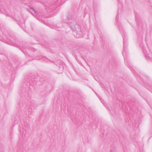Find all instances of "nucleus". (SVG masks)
Returning a JSON list of instances; mask_svg holds the SVG:
<instances>
[{"label":"nucleus","mask_w":152,"mask_h":152,"mask_svg":"<svg viewBox=\"0 0 152 152\" xmlns=\"http://www.w3.org/2000/svg\"><path fill=\"white\" fill-rule=\"evenodd\" d=\"M3 40L2 41L3 42L5 43H6L9 44L11 45L15 46L16 47H18V45H17L13 42H12L11 40H5L4 39H3Z\"/></svg>","instance_id":"nucleus-6"},{"label":"nucleus","mask_w":152,"mask_h":152,"mask_svg":"<svg viewBox=\"0 0 152 152\" xmlns=\"http://www.w3.org/2000/svg\"><path fill=\"white\" fill-rule=\"evenodd\" d=\"M18 48H19L20 50H21V49H20V47H18Z\"/></svg>","instance_id":"nucleus-12"},{"label":"nucleus","mask_w":152,"mask_h":152,"mask_svg":"<svg viewBox=\"0 0 152 152\" xmlns=\"http://www.w3.org/2000/svg\"><path fill=\"white\" fill-rule=\"evenodd\" d=\"M73 19L72 16L69 15L67 16V18L65 20L64 22L69 26L71 29L74 32L75 31L76 33L77 34L76 37L79 38L82 33L81 27L80 26L77 24L76 22L74 23Z\"/></svg>","instance_id":"nucleus-1"},{"label":"nucleus","mask_w":152,"mask_h":152,"mask_svg":"<svg viewBox=\"0 0 152 152\" xmlns=\"http://www.w3.org/2000/svg\"><path fill=\"white\" fill-rule=\"evenodd\" d=\"M135 17L137 25L140 27L142 28V22L141 20L140 19V18L138 17V15L137 14H135Z\"/></svg>","instance_id":"nucleus-5"},{"label":"nucleus","mask_w":152,"mask_h":152,"mask_svg":"<svg viewBox=\"0 0 152 152\" xmlns=\"http://www.w3.org/2000/svg\"><path fill=\"white\" fill-rule=\"evenodd\" d=\"M22 50L23 52L25 54V55H27V53L26 52H24L23 50Z\"/></svg>","instance_id":"nucleus-11"},{"label":"nucleus","mask_w":152,"mask_h":152,"mask_svg":"<svg viewBox=\"0 0 152 152\" xmlns=\"http://www.w3.org/2000/svg\"><path fill=\"white\" fill-rule=\"evenodd\" d=\"M116 151L115 148V147L111 148L110 152H115Z\"/></svg>","instance_id":"nucleus-8"},{"label":"nucleus","mask_w":152,"mask_h":152,"mask_svg":"<svg viewBox=\"0 0 152 152\" xmlns=\"http://www.w3.org/2000/svg\"><path fill=\"white\" fill-rule=\"evenodd\" d=\"M30 10H31L30 11L31 12H32V14H33L34 13H36V12L33 8H31Z\"/></svg>","instance_id":"nucleus-9"},{"label":"nucleus","mask_w":152,"mask_h":152,"mask_svg":"<svg viewBox=\"0 0 152 152\" xmlns=\"http://www.w3.org/2000/svg\"><path fill=\"white\" fill-rule=\"evenodd\" d=\"M118 15L116 16V24L118 25V29L120 31L121 33L122 34V36L123 38V47H124V49H123V54L124 58V62L125 64H127L128 62L127 61V55L126 53V52L125 51V48L126 47V38L125 37V35L126 33L124 30V29L123 28L121 24V23L120 22L118 21Z\"/></svg>","instance_id":"nucleus-2"},{"label":"nucleus","mask_w":152,"mask_h":152,"mask_svg":"<svg viewBox=\"0 0 152 152\" xmlns=\"http://www.w3.org/2000/svg\"><path fill=\"white\" fill-rule=\"evenodd\" d=\"M26 115H28V116H29L31 114V112L29 111V110L28 111V113L26 112Z\"/></svg>","instance_id":"nucleus-10"},{"label":"nucleus","mask_w":152,"mask_h":152,"mask_svg":"<svg viewBox=\"0 0 152 152\" xmlns=\"http://www.w3.org/2000/svg\"><path fill=\"white\" fill-rule=\"evenodd\" d=\"M58 1H56L54 4H52L50 5L49 4L45 2L43 3V5L45 6V9L48 12L50 11H53L54 9L55 8L57 4Z\"/></svg>","instance_id":"nucleus-3"},{"label":"nucleus","mask_w":152,"mask_h":152,"mask_svg":"<svg viewBox=\"0 0 152 152\" xmlns=\"http://www.w3.org/2000/svg\"><path fill=\"white\" fill-rule=\"evenodd\" d=\"M142 51L144 53L145 56L147 59H149L151 60L152 59L151 55L150 53L149 50L147 51L145 49L143 48L142 49Z\"/></svg>","instance_id":"nucleus-4"},{"label":"nucleus","mask_w":152,"mask_h":152,"mask_svg":"<svg viewBox=\"0 0 152 152\" xmlns=\"http://www.w3.org/2000/svg\"><path fill=\"white\" fill-rule=\"evenodd\" d=\"M58 27L60 28H61V26H58Z\"/></svg>","instance_id":"nucleus-13"},{"label":"nucleus","mask_w":152,"mask_h":152,"mask_svg":"<svg viewBox=\"0 0 152 152\" xmlns=\"http://www.w3.org/2000/svg\"><path fill=\"white\" fill-rule=\"evenodd\" d=\"M26 133V131L25 129H23L22 132L21 130L20 131V134L22 136H23L24 135H25Z\"/></svg>","instance_id":"nucleus-7"}]
</instances>
